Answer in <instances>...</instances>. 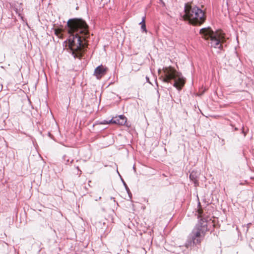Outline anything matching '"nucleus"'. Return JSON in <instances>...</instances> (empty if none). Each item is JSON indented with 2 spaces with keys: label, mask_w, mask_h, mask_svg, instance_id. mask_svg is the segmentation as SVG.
Returning a JSON list of instances; mask_svg holds the SVG:
<instances>
[{
  "label": "nucleus",
  "mask_w": 254,
  "mask_h": 254,
  "mask_svg": "<svg viewBox=\"0 0 254 254\" xmlns=\"http://www.w3.org/2000/svg\"><path fill=\"white\" fill-rule=\"evenodd\" d=\"M66 26L70 35L68 39L70 53L74 58L80 59L86 44L83 41L89 37V26L84 20L80 18L69 19Z\"/></svg>",
  "instance_id": "1"
},
{
  "label": "nucleus",
  "mask_w": 254,
  "mask_h": 254,
  "mask_svg": "<svg viewBox=\"0 0 254 254\" xmlns=\"http://www.w3.org/2000/svg\"><path fill=\"white\" fill-rule=\"evenodd\" d=\"M181 16L184 20L188 21L192 25H200L205 20V13L203 10L189 3H186L184 13Z\"/></svg>",
  "instance_id": "2"
},
{
  "label": "nucleus",
  "mask_w": 254,
  "mask_h": 254,
  "mask_svg": "<svg viewBox=\"0 0 254 254\" xmlns=\"http://www.w3.org/2000/svg\"><path fill=\"white\" fill-rule=\"evenodd\" d=\"M207 231V222L205 219H200L190 234L185 244L186 247L191 248L194 245L199 244Z\"/></svg>",
  "instance_id": "3"
},
{
  "label": "nucleus",
  "mask_w": 254,
  "mask_h": 254,
  "mask_svg": "<svg viewBox=\"0 0 254 254\" xmlns=\"http://www.w3.org/2000/svg\"><path fill=\"white\" fill-rule=\"evenodd\" d=\"M160 78H161L163 82L167 83H171L173 80V85L179 91L182 89L186 83V78L182 73L171 66L163 67L162 74Z\"/></svg>",
  "instance_id": "4"
},
{
  "label": "nucleus",
  "mask_w": 254,
  "mask_h": 254,
  "mask_svg": "<svg viewBox=\"0 0 254 254\" xmlns=\"http://www.w3.org/2000/svg\"><path fill=\"white\" fill-rule=\"evenodd\" d=\"M200 33L206 40L210 39L211 46L221 49L222 44L225 42L224 33L221 31H213L209 27L202 28Z\"/></svg>",
  "instance_id": "5"
},
{
  "label": "nucleus",
  "mask_w": 254,
  "mask_h": 254,
  "mask_svg": "<svg viewBox=\"0 0 254 254\" xmlns=\"http://www.w3.org/2000/svg\"><path fill=\"white\" fill-rule=\"evenodd\" d=\"M106 73V68L102 65L97 66L95 70L94 75L97 79L101 78Z\"/></svg>",
  "instance_id": "6"
},
{
  "label": "nucleus",
  "mask_w": 254,
  "mask_h": 254,
  "mask_svg": "<svg viewBox=\"0 0 254 254\" xmlns=\"http://www.w3.org/2000/svg\"><path fill=\"white\" fill-rule=\"evenodd\" d=\"M200 175V172L197 170L192 171L190 174V179L193 182L195 186L198 185V178Z\"/></svg>",
  "instance_id": "7"
},
{
  "label": "nucleus",
  "mask_w": 254,
  "mask_h": 254,
  "mask_svg": "<svg viewBox=\"0 0 254 254\" xmlns=\"http://www.w3.org/2000/svg\"><path fill=\"white\" fill-rule=\"evenodd\" d=\"M110 122H112V124H118L119 125H125L126 123V121L123 120V119L116 118L115 119H112L110 120Z\"/></svg>",
  "instance_id": "8"
},
{
  "label": "nucleus",
  "mask_w": 254,
  "mask_h": 254,
  "mask_svg": "<svg viewBox=\"0 0 254 254\" xmlns=\"http://www.w3.org/2000/svg\"><path fill=\"white\" fill-rule=\"evenodd\" d=\"M14 9L16 13L18 15L19 17H20V18L22 20L24 21V17L22 16V15L20 13V10H21V6L20 5L15 6L14 7Z\"/></svg>",
  "instance_id": "9"
},
{
  "label": "nucleus",
  "mask_w": 254,
  "mask_h": 254,
  "mask_svg": "<svg viewBox=\"0 0 254 254\" xmlns=\"http://www.w3.org/2000/svg\"><path fill=\"white\" fill-rule=\"evenodd\" d=\"M122 182L123 183L124 186H125L126 190L127 193H128V196H129L130 199H131L132 195H131V192H130V191L129 190V189L128 188V187H127V184L126 183V182L124 181V180L123 179H122Z\"/></svg>",
  "instance_id": "10"
},
{
  "label": "nucleus",
  "mask_w": 254,
  "mask_h": 254,
  "mask_svg": "<svg viewBox=\"0 0 254 254\" xmlns=\"http://www.w3.org/2000/svg\"><path fill=\"white\" fill-rule=\"evenodd\" d=\"M62 30L60 29H55L54 33L59 38H63V34L61 33Z\"/></svg>",
  "instance_id": "11"
},
{
  "label": "nucleus",
  "mask_w": 254,
  "mask_h": 254,
  "mask_svg": "<svg viewBox=\"0 0 254 254\" xmlns=\"http://www.w3.org/2000/svg\"><path fill=\"white\" fill-rule=\"evenodd\" d=\"M67 157H68L66 155H64L63 157V158L65 162V164H68L69 163H72V162L73 161V159H70V158H67Z\"/></svg>",
  "instance_id": "12"
},
{
  "label": "nucleus",
  "mask_w": 254,
  "mask_h": 254,
  "mask_svg": "<svg viewBox=\"0 0 254 254\" xmlns=\"http://www.w3.org/2000/svg\"><path fill=\"white\" fill-rule=\"evenodd\" d=\"M110 123H112V122H110V120H104L103 121H97L96 125H108Z\"/></svg>",
  "instance_id": "13"
},
{
  "label": "nucleus",
  "mask_w": 254,
  "mask_h": 254,
  "mask_svg": "<svg viewBox=\"0 0 254 254\" xmlns=\"http://www.w3.org/2000/svg\"><path fill=\"white\" fill-rule=\"evenodd\" d=\"M141 30H142V31H143V32H147L145 24H142V25L141 26Z\"/></svg>",
  "instance_id": "14"
},
{
  "label": "nucleus",
  "mask_w": 254,
  "mask_h": 254,
  "mask_svg": "<svg viewBox=\"0 0 254 254\" xmlns=\"http://www.w3.org/2000/svg\"><path fill=\"white\" fill-rule=\"evenodd\" d=\"M118 118L121 119V120L123 119V120L126 121V122L127 121L126 117L124 115H120Z\"/></svg>",
  "instance_id": "15"
},
{
  "label": "nucleus",
  "mask_w": 254,
  "mask_h": 254,
  "mask_svg": "<svg viewBox=\"0 0 254 254\" xmlns=\"http://www.w3.org/2000/svg\"><path fill=\"white\" fill-rule=\"evenodd\" d=\"M145 17H143L142 18V21L139 23V24H140V25H141V26L142 24H145Z\"/></svg>",
  "instance_id": "16"
},
{
  "label": "nucleus",
  "mask_w": 254,
  "mask_h": 254,
  "mask_svg": "<svg viewBox=\"0 0 254 254\" xmlns=\"http://www.w3.org/2000/svg\"><path fill=\"white\" fill-rule=\"evenodd\" d=\"M251 224H251V223H250L247 224V225L246 232H248V229H249V227H250V225H251Z\"/></svg>",
  "instance_id": "17"
},
{
  "label": "nucleus",
  "mask_w": 254,
  "mask_h": 254,
  "mask_svg": "<svg viewBox=\"0 0 254 254\" xmlns=\"http://www.w3.org/2000/svg\"><path fill=\"white\" fill-rule=\"evenodd\" d=\"M146 80L147 82H148L150 84H151V83L150 82L149 78L148 76H146Z\"/></svg>",
  "instance_id": "18"
},
{
  "label": "nucleus",
  "mask_w": 254,
  "mask_h": 254,
  "mask_svg": "<svg viewBox=\"0 0 254 254\" xmlns=\"http://www.w3.org/2000/svg\"><path fill=\"white\" fill-rule=\"evenodd\" d=\"M237 129H238V128L237 127L235 128V130H237Z\"/></svg>",
  "instance_id": "19"
}]
</instances>
